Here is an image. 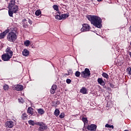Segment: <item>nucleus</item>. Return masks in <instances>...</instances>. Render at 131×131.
Listing matches in <instances>:
<instances>
[{
	"instance_id": "nucleus-1",
	"label": "nucleus",
	"mask_w": 131,
	"mask_h": 131,
	"mask_svg": "<svg viewBox=\"0 0 131 131\" xmlns=\"http://www.w3.org/2000/svg\"><path fill=\"white\" fill-rule=\"evenodd\" d=\"M87 19L94 26L97 28H102V19L101 18L96 15H88Z\"/></svg>"
},
{
	"instance_id": "nucleus-2",
	"label": "nucleus",
	"mask_w": 131,
	"mask_h": 131,
	"mask_svg": "<svg viewBox=\"0 0 131 131\" xmlns=\"http://www.w3.org/2000/svg\"><path fill=\"white\" fill-rule=\"evenodd\" d=\"M9 15L10 17H13V13H16L17 8L15 7V0H11L8 6Z\"/></svg>"
},
{
	"instance_id": "nucleus-3",
	"label": "nucleus",
	"mask_w": 131,
	"mask_h": 131,
	"mask_svg": "<svg viewBox=\"0 0 131 131\" xmlns=\"http://www.w3.org/2000/svg\"><path fill=\"white\" fill-rule=\"evenodd\" d=\"M17 36L16 35V33H14V32L12 31L9 33L7 35V39L9 41H15L16 40V38Z\"/></svg>"
},
{
	"instance_id": "nucleus-4",
	"label": "nucleus",
	"mask_w": 131,
	"mask_h": 131,
	"mask_svg": "<svg viewBox=\"0 0 131 131\" xmlns=\"http://www.w3.org/2000/svg\"><path fill=\"white\" fill-rule=\"evenodd\" d=\"M81 75L82 77H83L84 78L89 77V76H91V72L90 71V69L88 68L85 69L84 71L81 72Z\"/></svg>"
},
{
	"instance_id": "nucleus-5",
	"label": "nucleus",
	"mask_w": 131,
	"mask_h": 131,
	"mask_svg": "<svg viewBox=\"0 0 131 131\" xmlns=\"http://www.w3.org/2000/svg\"><path fill=\"white\" fill-rule=\"evenodd\" d=\"M36 125L40 126L39 127V130L40 131H43L46 129H48V126L46 125V124L42 122H36Z\"/></svg>"
},
{
	"instance_id": "nucleus-6",
	"label": "nucleus",
	"mask_w": 131,
	"mask_h": 131,
	"mask_svg": "<svg viewBox=\"0 0 131 131\" xmlns=\"http://www.w3.org/2000/svg\"><path fill=\"white\" fill-rule=\"evenodd\" d=\"M91 29V27L88 24H84L82 25V28L80 29L81 32H84L89 31Z\"/></svg>"
},
{
	"instance_id": "nucleus-7",
	"label": "nucleus",
	"mask_w": 131,
	"mask_h": 131,
	"mask_svg": "<svg viewBox=\"0 0 131 131\" xmlns=\"http://www.w3.org/2000/svg\"><path fill=\"white\" fill-rule=\"evenodd\" d=\"M2 58L3 61H9L12 58V54L8 55V54H4L2 55Z\"/></svg>"
},
{
	"instance_id": "nucleus-8",
	"label": "nucleus",
	"mask_w": 131,
	"mask_h": 131,
	"mask_svg": "<svg viewBox=\"0 0 131 131\" xmlns=\"http://www.w3.org/2000/svg\"><path fill=\"white\" fill-rule=\"evenodd\" d=\"M87 129L91 131H96L97 129V126L95 124H91L87 126Z\"/></svg>"
},
{
	"instance_id": "nucleus-9",
	"label": "nucleus",
	"mask_w": 131,
	"mask_h": 131,
	"mask_svg": "<svg viewBox=\"0 0 131 131\" xmlns=\"http://www.w3.org/2000/svg\"><path fill=\"white\" fill-rule=\"evenodd\" d=\"M14 126V122L12 121H8L5 123V126L6 127H9V128H12Z\"/></svg>"
},
{
	"instance_id": "nucleus-10",
	"label": "nucleus",
	"mask_w": 131,
	"mask_h": 131,
	"mask_svg": "<svg viewBox=\"0 0 131 131\" xmlns=\"http://www.w3.org/2000/svg\"><path fill=\"white\" fill-rule=\"evenodd\" d=\"M56 90H57V85L56 84H53L50 90L51 94L54 95L56 92Z\"/></svg>"
},
{
	"instance_id": "nucleus-11",
	"label": "nucleus",
	"mask_w": 131,
	"mask_h": 131,
	"mask_svg": "<svg viewBox=\"0 0 131 131\" xmlns=\"http://www.w3.org/2000/svg\"><path fill=\"white\" fill-rule=\"evenodd\" d=\"M5 54H7L8 55H11V57L13 56V51L11 50V48L10 47H8L6 50Z\"/></svg>"
},
{
	"instance_id": "nucleus-12",
	"label": "nucleus",
	"mask_w": 131,
	"mask_h": 131,
	"mask_svg": "<svg viewBox=\"0 0 131 131\" xmlns=\"http://www.w3.org/2000/svg\"><path fill=\"white\" fill-rule=\"evenodd\" d=\"M27 113L31 115H34V111H33V108L31 107H28Z\"/></svg>"
},
{
	"instance_id": "nucleus-13",
	"label": "nucleus",
	"mask_w": 131,
	"mask_h": 131,
	"mask_svg": "<svg viewBox=\"0 0 131 131\" xmlns=\"http://www.w3.org/2000/svg\"><path fill=\"white\" fill-rule=\"evenodd\" d=\"M23 55L25 57H28L29 56V51L27 49H24L23 51Z\"/></svg>"
},
{
	"instance_id": "nucleus-14",
	"label": "nucleus",
	"mask_w": 131,
	"mask_h": 131,
	"mask_svg": "<svg viewBox=\"0 0 131 131\" xmlns=\"http://www.w3.org/2000/svg\"><path fill=\"white\" fill-rule=\"evenodd\" d=\"M97 81L98 83L100 84V85H105V82L104 81V80H103V79H102V78H99L97 80Z\"/></svg>"
},
{
	"instance_id": "nucleus-15",
	"label": "nucleus",
	"mask_w": 131,
	"mask_h": 131,
	"mask_svg": "<svg viewBox=\"0 0 131 131\" xmlns=\"http://www.w3.org/2000/svg\"><path fill=\"white\" fill-rule=\"evenodd\" d=\"M80 93H81V94H83V95H85L88 94V90L85 88L82 87L80 90Z\"/></svg>"
},
{
	"instance_id": "nucleus-16",
	"label": "nucleus",
	"mask_w": 131,
	"mask_h": 131,
	"mask_svg": "<svg viewBox=\"0 0 131 131\" xmlns=\"http://www.w3.org/2000/svg\"><path fill=\"white\" fill-rule=\"evenodd\" d=\"M9 32V30H6L5 31L2 33V35H0V39H2L5 37L6 35H7V33Z\"/></svg>"
},
{
	"instance_id": "nucleus-17",
	"label": "nucleus",
	"mask_w": 131,
	"mask_h": 131,
	"mask_svg": "<svg viewBox=\"0 0 131 131\" xmlns=\"http://www.w3.org/2000/svg\"><path fill=\"white\" fill-rule=\"evenodd\" d=\"M23 23H24L23 27L24 28H27L28 27V25H27V19H23Z\"/></svg>"
},
{
	"instance_id": "nucleus-18",
	"label": "nucleus",
	"mask_w": 131,
	"mask_h": 131,
	"mask_svg": "<svg viewBox=\"0 0 131 131\" xmlns=\"http://www.w3.org/2000/svg\"><path fill=\"white\" fill-rule=\"evenodd\" d=\"M61 20L62 19L65 20L66 18H68V17H69V15L68 14V13L62 14L61 15Z\"/></svg>"
},
{
	"instance_id": "nucleus-19",
	"label": "nucleus",
	"mask_w": 131,
	"mask_h": 131,
	"mask_svg": "<svg viewBox=\"0 0 131 131\" xmlns=\"http://www.w3.org/2000/svg\"><path fill=\"white\" fill-rule=\"evenodd\" d=\"M38 113L39 114H41V115H42V114H45V111L42 108H39L37 110Z\"/></svg>"
},
{
	"instance_id": "nucleus-20",
	"label": "nucleus",
	"mask_w": 131,
	"mask_h": 131,
	"mask_svg": "<svg viewBox=\"0 0 131 131\" xmlns=\"http://www.w3.org/2000/svg\"><path fill=\"white\" fill-rule=\"evenodd\" d=\"M23 90V85L17 84V91H20Z\"/></svg>"
},
{
	"instance_id": "nucleus-21",
	"label": "nucleus",
	"mask_w": 131,
	"mask_h": 131,
	"mask_svg": "<svg viewBox=\"0 0 131 131\" xmlns=\"http://www.w3.org/2000/svg\"><path fill=\"white\" fill-rule=\"evenodd\" d=\"M60 114V111L58 109H56L54 111V115L56 116V117H58Z\"/></svg>"
},
{
	"instance_id": "nucleus-22",
	"label": "nucleus",
	"mask_w": 131,
	"mask_h": 131,
	"mask_svg": "<svg viewBox=\"0 0 131 131\" xmlns=\"http://www.w3.org/2000/svg\"><path fill=\"white\" fill-rule=\"evenodd\" d=\"M28 123L29 124H30V125H32V126L35 125V124H36V123L34 122V121H33L31 120L28 121Z\"/></svg>"
},
{
	"instance_id": "nucleus-23",
	"label": "nucleus",
	"mask_w": 131,
	"mask_h": 131,
	"mask_svg": "<svg viewBox=\"0 0 131 131\" xmlns=\"http://www.w3.org/2000/svg\"><path fill=\"white\" fill-rule=\"evenodd\" d=\"M24 45L26 47H28L30 45V41H29V40H26L25 41H24Z\"/></svg>"
},
{
	"instance_id": "nucleus-24",
	"label": "nucleus",
	"mask_w": 131,
	"mask_h": 131,
	"mask_svg": "<svg viewBox=\"0 0 131 131\" xmlns=\"http://www.w3.org/2000/svg\"><path fill=\"white\" fill-rule=\"evenodd\" d=\"M28 117V115H27V114L24 113L21 116L22 119H27V117Z\"/></svg>"
},
{
	"instance_id": "nucleus-25",
	"label": "nucleus",
	"mask_w": 131,
	"mask_h": 131,
	"mask_svg": "<svg viewBox=\"0 0 131 131\" xmlns=\"http://www.w3.org/2000/svg\"><path fill=\"white\" fill-rule=\"evenodd\" d=\"M102 76H103V77H104V78H106V79H108V78H109V75L106 73H103L102 74Z\"/></svg>"
},
{
	"instance_id": "nucleus-26",
	"label": "nucleus",
	"mask_w": 131,
	"mask_h": 131,
	"mask_svg": "<svg viewBox=\"0 0 131 131\" xmlns=\"http://www.w3.org/2000/svg\"><path fill=\"white\" fill-rule=\"evenodd\" d=\"M53 8L54 9V10H55V11H59V6H58V5H54L53 6Z\"/></svg>"
},
{
	"instance_id": "nucleus-27",
	"label": "nucleus",
	"mask_w": 131,
	"mask_h": 131,
	"mask_svg": "<svg viewBox=\"0 0 131 131\" xmlns=\"http://www.w3.org/2000/svg\"><path fill=\"white\" fill-rule=\"evenodd\" d=\"M36 16H39L41 14V11L40 10H37L35 13Z\"/></svg>"
},
{
	"instance_id": "nucleus-28",
	"label": "nucleus",
	"mask_w": 131,
	"mask_h": 131,
	"mask_svg": "<svg viewBox=\"0 0 131 131\" xmlns=\"http://www.w3.org/2000/svg\"><path fill=\"white\" fill-rule=\"evenodd\" d=\"M55 18L57 19V20H62L61 15L57 14L55 15Z\"/></svg>"
},
{
	"instance_id": "nucleus-29",
	"label": "nucleus",
	"mask_w": 131,
	"mask_h": 131,
	"mask_svg": "<svg viewBox=\"0 0 131 131\" xmlns=\"http://www.w3.org/2000/svg\"><path fill=\"white\" fill-rule=\"evenodd\" d=\"M3 89L5 91H8L9 90V85L5 84L3 86Z\"/></svg>"
},
{
	"instance_id": "nucleus-30",
	"label": "nucleus",
	"mask_w": 131,
	"mask_h": 131,
	"mask_svg": "<svg viewBox=\"0 0 131 131\" xmlns=\"http://www.w3.org/2000/svg\"><path fill=\"white\" fill-rule=\"evenodd\" d=\"M75 75L76 76V77H79V76H80V72L79 71H76Z\"/></svg>"
},
{
	"instance_id": "nucleus-31",
	"label": "nucleus",
	"mask_w": 131,
	"mask_h": 131,
	"mask_svg": "<svg viewBox=\"0 0 131 131\" xmlns=\"http://www.w3.org/2000/svg\"><path fill=\"white\" fill-rule=\"evenodd\" d=\"M127 73L128 74H129V75H131V68H128L127 69Z\"/></svg>"
},
{
	"instance_id": "nucleus-32",
	"label": "nucleus",
	"mask_w": 131,
	"mask_h": 131,
	"mask_svg": "<svg viewBox=\"0 0 131 131\" xmlns=\"http://www.w3.org/2000/svg\"><path fill=\"white\" fill-rule=\"evenodd\" d=\"M65 117V113H61L59 115V118H64Z\"/></svg>"
},
{
	"instance_id": "nucleus-33",
	"label": "nucleus",
	"mask_w": 131,
	"mask_h": 131,
	"mask_svg": "<svg viewBox=\"0 0 131 131\" xmlns=\"http://www.w3.org/2000/svg\"><path fill=\"white\" fill-rule=\"evenodd\" d=\"M82 120L84 122V124L88 123V119L86 118H83L82 119Z\"/></svg>"
},
{
	"instance_id": "nucleus-34",
	"label": "nucleus",
	"mask_w": 131,
	"mask_h": 131,
	"mask_svg": "<svg viewBox=\"0 0 131 131\" xmlns=\"http://www.w3.org/2000/svg\"><path fill=\"white\" fill-rule=\"evenodd\" d=\"M18 101L19 104H23V98L20 97L18 99Z\"/></svg>"
},
{
	"instance_id": "nucleus-35",
	"label": "nucleus",
	"mask_w": 131,
	"mask_h": 131,
	"mask_svg": "<svg viewBox=\"0 0 131 131\" xmlns=\"http://www.w3.org/2000/svg\"><path fill=\"white\" fill-rule=\"evenodd\" d=\"M105 127H108V128H114V126H113V125H109V124H106V125H105Z\"/></svg>"
},
{
	"instance_id": "nucleus-36",
	"label": "nucleus",
	"mask_w": 131,
	"mask_h": 131,
	"mask_svg": "<svg viewBox=\"0 0 131 131\" xmlns=\"http://www.w3.org/2000/svg\"><path fill=\"white\" fill-rule=\"evenodd\" d=\"M28 22V23H29V24H30V25H31V24H32V21L31 20H30V19L28 18V19H27V23Z\"/></svg>"
},
{
	"instance_id": "nucleus-37",
	"label": "nucleus",
	"mask_w": 131,
	"mask_h": 131,
	"mask_svg": "<svg viewBox=\"0 0 131 131\" xmlns=\"http://www.w3.org/2000/svg\"><path fill=\"white\" fill-rule=\"evenodd\" d=\"M66 82L67 83H70V82H71V80L70 79H67L66 80Z\"/></svg>"
},
{
	"instance_id": "nucleus-38",
	"label": "nucleus",
	"mask_w": 131,
	"mask_h": 131,
	"mask_svg": "<svg viewBox=\"0 0 131 131\" xmlns=\"http://www.w3.org/2000/svg\"><path fill=\"white\" fill-rule=\"evenodd\" d=\"M69 75H70V74H72V73H73V71H72V70H69L68 71Z\"/></svg>"
},
{
	"instance_id": "nucleus-39",
	"label": "nucleus",
	"mask_w": 131,
	"mask_h": 131,
	"mask_svg": "<svg viewBox=\"0 0 131 131\" xmlns=\"http://www.w3.org/2000/svg\"><path fill=\"white\" fill-rule=\"evenodd\" d=\"M129 30L130 32H131V26L129 28Z\"/></svg>"
},
{
	"instance_id": "nucleus-40",
	"label": "nucleus",
	"mask_w": 131,
	"mask_h": 131,
	"mask_svg": "<svg viewBox=\"0 0 131 131\" xmlns=\"http://www.w3.org/2000/svg\"><path fill=\"white\" fill-rule=\"evenodd\" d=\"M98 2H102V0H97Z\"/></svg>"
},
{
	"instance_id": "nucleus-41",
	"label": "nucleus",
	"mask_w": 131,
	"mask_h": 131,
	"mask_svg": "<svg viewBox=\"0 0 131 131\" xmlns=\"http://www.w3.org/2000/svg\"><path fill=\"white\" fill-rule=\"evenodd\" d=\"M0 35H3V33L0 34Z\"/></svg>"
},
{
	"instance_id": "nucleus-42",
	"label": "nucleus",
	"mask_w": 131,
	"mask_h": 131,
	"mask_svg": "<svg viewBox=\"0 0 131 131\" xmlns=\"http://www.w3.org/2000/svg\"><path fill=\"white\" fill-rule=\"evenodd\" d=\"M15 89L17 90V87H15Z\"/></svg>"
}]
</instances>
